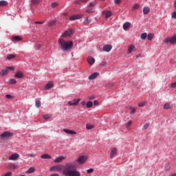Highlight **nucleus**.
<instances>
[{
  "mask_svg": "<svg viewBox=\"0 0 176 176\" xmlns=\"http://www.w3.org/2000/svg\"><path fill=\"white\" fill-rule=\"evenodd\" d=\"M65 176H80V173L76 170V166L74 164L66 165V168L64 170Z\"/></svg>",
  "mask_w": 176,
  "mask_h": 176,
  "instance_id": "nucleus-1",
  "label": "nucleus"
},
{
  "mask_svg": "<svg viewBox=\"0 0 176 176\" xmlns=\"http://www.w3.org/2000/svg\"><path fill=\"white\" fill-rule=\"evenodd\" d=\"M58 45L61 46L62 50H69L70 49H72V46H74V43H72V41L67 42L63 38H60L58 40Z\"/></svg>",
  "mask_w": 176,
  "mask_h": 176,
  "instance_id": "nucleus-2",
  "label": "nucleus"
},
{
  "mask_svg": "<svg viewBox=\"0 0 176 176\" xmlns=\"http://www.w3.org/2000/svg\"><path fill=\"white\" fill-rule=\"evenodd\" d=\"M67 168V166H64L63 165L58 164L56 166H53L50 168V171H62L63 174L64 175V171H65V169Z\"/></svg>",
  "mask_w": 176,
  "mask_h": 176,
  "instance_id": "nucleus-3",
  "label": "nucleus"
},
{
  "mask_svg": "<svg viewBox=\"0 0 176 176\" xmlns=\"http://www.w3.org/2000/svg\"><path fill=\"white\" fill-rule=\"evenodd\" d=\"M12 137H13V133L10 131H5L0 135V140L6 141V140H9V138H12Z\"/></svg>",
  "mask_w": 176,
  "mask_h": 176,
  "instance_id": "nucleus-4",
  "label": "nucleus"
},
{
  "mask_svg": "<svg viewBox=\"0 0 176 176\" xmlns=\"http://www.w3.org/2000/svg\"><path fill=\"white\" fill-rule=\"evenodd\" d=\"M165 43H170V45H175L176 43V35L173 36L172 37L165 38L164 40Z\"/></svg>",
  "mask_w": 176,
  "mask_h": 176,
  "instance_id": "nucleus-5",
  "label": "nucleus"
},
{
  "mask_svg": "<svg viewBox=\"0 0 176 176\" xmlns=\"http://www.w3.org/2000/svg\"><path fill=\"white\" fill-rule=\"evenodd\" d=\"M76 162L78 163V164H85V163L87 162V156L79 155Z\"/></svg>",
  "mask_w": 176,
  "mask_h": 176,
  "instance_id": "nucleus-6",
  "label": "nucleus"
},
{
  "mask_svg": "<svg viewBox=\"0 0 176 176\" xmlns=\"http://www.w3.org/2000/svg\"><path fill=\"white\" fill-rule=\"evenodd\" d=\"M79 102H80V98H78L77 100H74L72 101H69V102H67V104L70 107H76V105H78L79 104Z\"/></svg>",
  "mask_w": 176,
  "mask_h": 176,
  "instance_id": "nucleus-7",
  "label": "nucleus"
},
{
  "mask_svg": "<svg viewBox=\"0 0 176 176\" xmlns=\"http://www.w3.org/2000/svg\"><path fill=\"white\" fill-rule=\"evenodd\" d=\"M82 17H83L82 14H74L70 16L69 20L74 21V20H79V19H82Z\"/></svg>",
  "mask_w": 176,
  "mask_h": 176,
  "instance_id": "nucleus-8",
  "label": "nucleus"
},
{
  "mask_svg": "<svg viewBox=\"0 0 176 176\" xmlns=\"http://www.w3.org/2000/svg\"><path fill=\"white\" fill-rule=\"evenodd\" d=\"M71 35H74V30L70 29L69 30L65 31L63 34V36L65 37V36H71Z\"/></svg>",
  "mask_w": 176,
  "mask_h": 176,
  "instance_id": "nucleus-9",
  "label": "nucleus"
},
{
  "mask_svg": "<svg viewBox=\"0 0 176 176\" xmlns=\"http://www.w3.org/2000/svg\"><path fill=\"white\" fill-rule=\"evenodd\" d=\"M100 75V73L98 72H94L92 74H91L89 77L88 79L89 80H94V79H96L97 77Z\"/></svg>",
  "mask_w": 176,
  "mask_h": 176,
  "instance_id": "nucleus-10",
  "label": "nucleus"
},
{
  "mask_svg": "<svg viewBox=\"0 0 176 176\" xmlns=\"http://www.w3.org/2000/svg\"><path fill=\"white\" fill-rule=\"evenodd\" d=\"M103 52H106L107 53H109L110 50H112V45H105L102 47Z\"/></svg>",
  "mask_w": 176,
  "mask_h": 176,
  "instance_id": "nucleus-11",
  "label": "nucleus"
},
{
  "mask_svg": "<svg viewBox=\"0 0 176 176\" xmlns=\"http://www.w3.org/2000/svg\"><path fill=\"white\" fill-rule=\"evenodd\" d=\"M133 52H135V46L134 45H131L128 47L127 53L128 54H131Z\"/></svg>",
  "mask_w": 176,
  "mask_h": 176,
  "instance_id": "nucleus-12",
  "label": "nucleus"
},
{
  "mask_svg": "<svg viewBox=\"0 0 176 176\" xmlns=\"http://www.w3.org/2000/svg\"><path fill=\"white\" fill-rule=\"evenodd\" d=\"M102 14L104 15L105 19H109L112 16V12L111 11H102Z\"/></svg>",
  "mask_w": 176,
  "mask_h": 176,
  "instance_id": "nucleus-13",
  "label": "nucleus"
},
{
  "mask_svg": "<svg viewBox=\"0 0 176 176\" xmlns=\"http://www.w3.org/2000/svg\"><path fill=\"white\" fill-rule=\"evenodd\" d=\"M88 64H89V65H93V64H94L96 63V59H94V58L91 57V56H89L87 58V60Z\"/></svg>",
  "mask_w": 176,
  "mask_h": 176,
  "instance_id": "nucleus-14",
  "label": "nucleus"
},
{
  "mask_svg": "<svg viewBox=\"0 0 176 176\" xmlns=\"http://www.w3.org/2000/svg\"><path fill=\"white\" fill-rule=\"evenodd\" d=\"M63 160H65V157L64 156H59L58 157H56L54 162V163H61V162H63Z\"/></svg>",
  "mask_w": 176,
  "mask_h": 176,
  "instance_id": "nucleus-15",
  "label": "nucleus"
},
{
  "mask_svg": "<svg viewBox=\"0 0 176 176\" xmlns=\"http://www.w3.org/2000/svg\"><path fill=\"white\" fill-rule=\"evenodd\" d=\"M118 153V150L116 149V148H113V149H111V153H110V157L111 159H113V157H114V156Z\"/></svg>",
  "mask_w": 176,
  "mask_h": 176,
  "instance_id": "nucleus-16",
  "label": "nucleus"
},
{
  "mask_svg": "<svg viewBox=\"0 0 176 176\" xmlns=\"http://www.w3.org/2000/svg\"><path fill=\"white\" fill-rule=\"evenodd\" d=\"M23 76H24V74H23V72H17L14 74V78H16V79H21V78H23Z\"/></svg>",
  "mask_w": 176,
  "mask_h": 176,
  "instance_id": "nucleus-17",
  "label": "nucleus"
},
{
  "mask_svg": "<svg viewBox=\"0 0 176 176\" xmlns=\"http://www.w3.org/2000/svg\"><path fill=\"white\" fill-rule=\"evenodd\" d=\"M19 154L14 153L9 157V160H17L19 159Z\"/></svg>",
  "mask_w": 176,
  "mask_h": 176,
  "instance_id": "nucleus-18",
  "label": "nucleus"
},
{
  "mask_svg": "<svg viewBox=\"0 0 176 176\" xmlns=\"http://www.w3.org/2000/svg\"><path fill=\"white\" fill-rule=\"evenodd\" d=\"M53 86H54V82H53V81L48 82L45 85V89L46 90H49V89H52Z\"/></svg>",
  "mask_w": 176,
  "mask_h": 176,
  "instance_id": "nucleus-19",
  "label": "nucleus"
},
{
  "mask_svg": "<svg viewBox=\"0 0 176 176\" xmlns=\"http://www.w3.org/2000/svg\"><path fill=\"white\" fill-rule=\"evenodd\" d=\"M63 131H64V133H66V134H70V135H72L76 134V131H71V130H69V129H63Z\"/></svg>",
  "mask_w": 176,
  "mask_h": 176,
  "instance_id": "nucleus-20",
  "label": "nucleus"
},
{
  "mask_svg": "<svg viewBox=\"0 0 176 176\" xmlns=\"http://www.w3.org/2000/svg\"><path fill=\"white\" fill-rule=\"evenodd\" d=\"M9 74V69H3L1 70V72H0V75L1 76H5V75H8Z\"/></svg>",
  "mask_w": 176,
  "mask_h": 176,
  "instance_id": "nucleus-21",
  "label": "nucleus"
},
{
  "mask_svg": "<svg viewBox=\"0 0 176 176\" xmlns=\"http://www.w3.org/2000/svg\"><path fill=\"white\" fill-rule=\"evenodd\" d=\"M170 164L169 162H167L165 164L164 171L166 173H167V171H170Z\"/></svg>",
  "mask_w": 176,
  "mask_h": 176,
  "instance_id": "nucleus-22",
  "label": "nucleus"
},
{
  "mask_svg": "<svg viewBox=\"0 0 176 176\" xmlns=\"http://www.w3.org/2000/svg\"><path fill=\"white\" fill-rule=\"evenodd\" d=\"M16 55L10 54L6 56V60H13V58H15Z\"/></svg>",
  "mask_w": 176,
  "mask_h": 176,
  "instance_id": "nucleus-23",
  "label": "nucleus"
},
{
  "mask_svg": "<svg viewBox=\"0 0 176 176\" xmlns=\"http://www.w3.org/2000/svg\"><path fill=\"white\" fill-rule=\"evenodd\" d=\"M91 23V18L90 16H87L84 21V24H90Z\"/></svg>",
  "mask_w": 176,
  "mask_h": 176,
  "instance_id": "nucleus-24",
  "label": "nucleus"
},
{
  "mask_svg": "<svg viewBox=\"0 0 176 176\" xmlns=\"http://www.w3.org/2000/svg\"><path fill=\"white\" fill-rule=\"evenodd\" d=\"M35 172V168L34 167L30 168L26 172V174H32Z\"/></svg>",
  "mask_w": 176,
  "mask_h": 176,
  "instance_id": "nucleus-25",
  "label": "nucleus"
},
{
  "mask_svg": "<svg viewBox=\"0 0 176 176\" xmlns=\"http://www.w3.org/2000/svg\"><path fill=\"white\" fill-rule=\"evenodd\" d=\"M12 41H16L17 42L20 41H23V38L20 36H15L14 37L12 38Z\"/></svg>",
  "mask_w": 176,
  "mask_h": 176,
  "instance_id": "nucleus-26",
  "label": "nucleus"
},
{
  "mask_svg": "<svg viewBox=\"0 0 176 176\" xmlns=\"http://www.w3.org/2000/svg\"><path fill=\"white\" fill-rule=\"evenodd\" d=\"M41 0H30V2L32 5H39Z\"/></svg>",
  "mask_w": 176,
  "mask_h": 176,
  "instance_id": "nucleus-27",
  "label": "nucleus"
},
{
  "mask_svg": "<svg viewBox=\"0 0 176 176\" xmlns=\"http://www.w3.org/2000/svg\"><path fill=\"white\" fill-rule=\"evenodd\" d=\"M149 12H151V10L149 9L148 7H144L143 9V13L144 14H148V13H149Z\"/></svg>",
  "mask_w": 176,
  "mask_h": 176,
  "instance_id": "nucleus-28",
  "label": "nucleus"
},
{
  "mask_svg": "<svg viewBox=\"0 0 176 176\" xmlns=\"http://www.w3.org/2000/svg\"><path fill=\"white\" fill-rule=\"evenodd\" d=\"M147 37L148 34H146V32L142 33L140 36L141 39H142L143 41H145V39H146Z\"/></svg>",
  "mask_w": 176,
  "mask_h": 176,
  "instance_id": "nucleus-29",
  "label": "nucleus"
},
{
  "mask_svg": "<svg viewBox=\"0 0 176 176\" xmlns=\"http://www.w3.org/2000/svg\"><path fill=\"white\" fill-rule=\"evenodd\" d=\"M41 159H52V156L49 154H43L41 155Z\"/></svg>",
  "mask_w": 176,
  "mask_h": 176,
  "instance_id": "nucleus-30",
  "label": "nucleus"
},
{
  "mask_svg": "<svg viewBox=\"0 0 176 176\" xmlns=\"http://www.w3.org/2000/svg\"><path fill=\"white\" fill-rule=\"evenodd\" d=\"M154 36H155V34H153V33H150L148 34L147 38H148V41H152L153 39Z\"/></svg>",
  "mask_w": 176,
  "mask_h": 176,
  "instance_id": "nucleus-31",
  "label": "nucleus"
},
{
  "mask_svg": "<svg viewBox=\"0 0 176 176\" xmlns=\"http://www.w3.org/2000/svg\"><path fill=\"white\" fill-rule=\"evenodd\" d=\"M131 23L129 22H126L125 23H124L123 25V29L124 30H127V28H129V27H130Z\"/></svg>",
  "mask_w": 176,
  "mask_h": 176,
  "instance_id": "nucleus-32",
  "label": "nucleus"
},
{
  "mask_svg": "<svg viewBox=\"0 0 176 176\" xmlns=\"http://www.w3.org/2000/svg\"><path fill=\"white\" fill-rule=\"evenodd\" d=\"M17 83V80L14 78H11L9 82V85H16Z\"/></svg>",
  "mask_w": 176,
  "mask_h": 176,
  "instance_id": "nucleus-33",
  "label": "nucleus"
},
{
  "mask_svg": "<svg viewBox=\"0 0 176 176\" xmlns=\"http://www.w3.org/2000/svg\"><path fill=\"white\" fill-rule=\"evenodd\" d=\"M43 116V118L45 119V120H47V119H50L52 118L51 114H44Z\"/></svg>",
  "mask_w": 176,
  "mask_h": 176,
  "instance_id": "nucleus-34",
  "label": "nucleus"
},
{
  "mask_svg": "<svg viewBox=\"0 0 176 176\" xmlns=\"http://www.w3.org/2000/svg\"><path fill=\"white\" fill-rule=\"evenodd\" d=\"M93 128H94V125H93V124H87L86 125L87 130H91V129H93Z\"/></svg>",
  "mask_w": 176,
  "mask_h": 176,
  "instance_id": "nucleus-35",
  "label": "nucleus"
},
{
  "mask_svg": "<svg viewBox=\"0 0 176 176\" xmlns=\"http://www.w3.org/2000/svg\"><path fill=\"white\" fill-rule=\"evenodd\" d=\"M0 6H8L6 1H0Z\"/></svg>",
  "mask_w": 176,
  "mask_h": 176,
  "instance_id": "nucleus-36",
  "label": "nucleus"
},
{
  "mask_svg": "<svg viewBox=\"0 0 176 176\" xmlns=\"http://www.w3.org/2000/svg\"><path fill=\"white\" fill-rule=\"evenodd\" d=\"M86 107L87 108H91V107H93V102L89 101L88 102H87Z\"/></svg>",
  "mask_w": 176,
  "mask_h": 176,
  "instance_id": "nucleus-37",
  "label": "nucleus"
},
{
  "mask_svg": "<svg viewBox=\"0 0 176 176\" xmlns=\"http://www.w3.org/2000/svg\"><path fill=\"white\" fill-rule=\"evenodd\" d=\"M35 105L36 108H41V100H36Z\"/></svg>",
  "mask_w": 176,
  "mask_h": 176,
  "instance_id": "nucleus-38",
  "label": "nucleus"
},
{
  "mask_svg": "<svg viewBox=\"0 0 176 176\" xmlns=\"http://www.w3.org/2000/svg\"><path fill=\"white\" fill-rule=\"evenodd\" d=\"M140 8V5L138 3H135L133 5V6L132 7L133 10H135L136 9H139Z\"/></svg>",
  "mask_w": 176,
  "mask_h": 176,
  "instance_id": "nucleus-39",
  "label": "nucleus"
},
{
  "mask_svg": "<svg viewBox=\"0 0 176 176\" xmlns=\"http://www.w3.org/2000/svg\"><path fill=\"white\" fill-rule=\"evenodd\" d=\"M133 123V121L130 120L126 124H125V127L126 129H129L130 127V126H131V124Z\"/></svg>",
  "mask_w": 176,
  "mask_h": 176,
  "instance_id": "nucleus-40",
  "label": "nucleus"
},
{
  "mask_svg": "<svg viewBox=\"0 0 176 176\" xmlns=\"http://www.w3.org/2000/svg\"><path fill=\"white\" fill-rule=\"evenodd\" d=\"M56 24V21H51L48 24V27H53Z\"/></svg>",
  "mask_w": 176,
  "mask_h": 176,
  "instance_id": "nucleus-41",
  "label": "nucleus"
},
{
  "mask_svg": "<svg viewBox=\"0 0 176 176\" xmlns=\"http://www.w3.org/2000/svg\"><path fill=\"white\" fill-rule=\"evenodd\" d=\"M87 13H94V12H96V10L93 8H89L86 10Z\"/></svg>",
  "mask_w": 176,
  "mask_h": 176,
  "instance_id": "nucleus-42",
  "label": "nucleus"
},
{
  "mask_svg": "<svg viewBox=\"0 0 176 176\" xmlns=\"http://www.w3.org/2000/svg\"><path fill=\"white\" fill-rule=\"evenodd\" d=\"M164 109H170L171 107H170V104L168 103H166L164 105Z\"/></svg>",
  "mask_w": 176,
  "mask_h": 176,
  "instance_id": "nucleus-43",
  "label": "nucleus"
},
{
  "mask_svg": "<svg viewBox=\"0 0 176 176\" xmlns=\"http://www.w3.org/2000/svg\"><path fill=\"white\" fill-rule=\"evenodd\" d=\"M41 47H42V45H41V44H36L35 46L36 50H40Z\"/></svg>",
  "mask_w": 176,
  "mask_h": 176,
  "instance_id": "nucleus-44",
  "label": "nucleus"
},
{
  "mask_svg": "<svg viewBox=\"0 0 176 176\" xmlns=\"http://www.w3.org/2000/svg\"><path fill=\"white\" fill-rule=\"evenodd\" d=\"M170 87V89H175V87H176V82L171 83Z\"/></svg>",
  "mask_w": 176,
  "mask_h": 176,
  "instance_id": "nucleus-45",
  "label": "nucleus"
},
{
  "mask_svg": "<svg viewBox=\"0 0 176 176\" xmlns=\"http://www.w3.org/2000/svg\"><path fill=\"white\" fill-rule=\"evenodd\" d=\"M94 169H93V168H89V169L87 170V174H91V173H94Z\"/></svg>",
  "mask_w": 176,
  "mask_h": 176,
  "instance_id": "nucleus-46",
  "label": "nucleus"
},
{
  "mask_svg": "<svg viewBox=\"0 0 176 176\" xmlns=\"http://www.w3.org/2000/svg\"><path fill=\"white\" fill-rule=\"evenodd\" d=\"M145 104H146L145 102H142L138 104V107H140V108L142 107H145Z\"/></svg>",
  "mask_w": 176,
  "mask_h": 176,
  "instance_id": "nucleus-47",
  "label": "nucleus"
},
{
  "mask_svg": "<svg viewBox=\"0 0 176 176\" xmlns=\"http://www.w3.org/2000/svg\"><path fill=\"white\" fill-rule=\"evenodd\" d=\"M130 109H131V113L134 114V113L135 112V108L131 107Z\"/></svg>",
  "mask_w": 176,
  "mask_h": 176,
  "instance_id": "nucleus-48",
  "label": "nucleus"
},
{
  "mask_svg": "<svg viewBox=\"0 0 176 176\" xmlns=\"http://www.w3.org/2000/svg\"><path fill=\"white\" fill-rule=\"evenodd\" d=\"M88 6L89 8H94V6H96V3H90Z\"/></svg>",
  "mask_w": 176,
  "mask_h": 176,
  "instance_id": "nucleus-49",
  "label": "nucleus"
},
{
  "mask_svg": "<svg viewBox=\"0 0 176 176\" xmlns=\"http://www.w3.org/2000/svg\"><path fill=\"white\" fill-rule=\"evenodd\" d=\"M172 19H176V11L172 12Z\"/></svg>",
  "mask_w": 176,
  "mask_h": 176,
  "instance_id": "nucleus-50",
  "label": "nucleus"
},
{
  "mask_svg": "<svg viewBox=\"0 0 176 176\" xmlns=\"http://www.w3.org/2000/svg\"><path fill=\"white\" fill-rule=\"evenodd\" d=\"M101 67H104V65H107V61H102L100 63Z\"/></svg>",
  "mask_w": 176,
  "mask_h": 176,
  "instance_id": "nucleus-51",
  "label": "nucleus"
},
{
  "mask_svg": "<svg viewBox=\"0 0 176 176\" xmlns=\"http://www.w3.org/2000/svg\"><path fill=\"white\" fill-rule=\"evenodd\" d=\"M58 6V4L57 3H52V8H56V6Z\"/></svg>",
  "mask_w": 176,
  "mask_h": 176,
  "instance_id": "nucleus-52",
  "label": "nucleus"
},
{
  "mask_svg": "<svg viewBox=\"0 0 176 176\" xmlns=\"http://www.w3.org/2000/svg\"><path fill=\"white\" fill-rule=\"evenodd\" d=\"M7 69H10V71H14V67H8Z\"/></svg>",
  "mask_w": 176,
  "mask_h": 176,
  "instance_id": "nucleus-53",
  "label": "nucleus"
},
{
  "mask_svg": "<svg viewBox=\"0 0 176 176\" xmlns=\"http://www.w3.org/2000/svg\"><path fill=\"white\" fill-rule=\"evenodd\" d=\"M144 127L145 129V130H146V129H148L149 127V124L146 123L144 125Z\"/></svg>",
  "mask_w": 176,
  "mask_h": 176,
  "instance_id": "nucleus-54",
  "label": "nucleus"
},
{
  "mask_svg": "<svg viewBox=\"0 0 176 176\" xmlns=\"http://www.w3.org/2000/svg\"><path fill=\"white\" fill-rule=\"evenodd\" d=\"M114 2L116 5H119V3H120V0H114Z\"/></svg>",
  "mask_w": 176,
  "mask_h": 176,
  "instance_id": "nucleus-55",
  "label": "nucleus"
},
{
  "mask_svg": "<svg viewBox=\"0 0 176 176\" xmlns=\"http://www.w3.org/2000/svg\"><path fill=\"white\" fill-rule=\"evenodd\" d=\"M43 21H36L34 24H43Z\"/></svg>",
  "mask_w": 176,
  "mask_h": 176,
  "instance_id": "nucleus-56",
  "label": "nucleus"
},
{
  "mask_svg": "<svg viewBox=\"0 0 176 176\" xmlns=\"http://www.w3.org/2000/svg\"><path fill=\"white\" fill-rule=\"evenodd\" d=\"M6 98H8V100H10V98H12V96L9 95V94H7L6 95Z\"/></svg>",
  "mask_w": 176,
  "mask_h": 176,
  "instance_id": "nucleus-57",
  "label": "nucleus"
},
{
  "mask_svg": "<svg viewBox=\"0 0 176 176\" xmlns=\"http://www.w3.org/2000/svg\"><path fill=\"white\" fill-rule=\"evenodd\" d=\"M94 105H99L98 101L94 100Z\"/></svg>",
  "mask_w": 176,
  "mask_h": 176,
  "instance_id": "nucleus-58",
  "label": "nucleus"
},
{
  "mask_svg": "<svg viewBox=\"0 0 176 176\" xmlns=\"http://www.w3.org/2000/svg\"><path fill=\"white\" fill-rule=\"evenodd\" d=\"M80 104H81V105L82 106V107H85V105H86V102H85V101H82L81 102H80Z\"/></svg>",
  "mask_w": 176,
  "mask_h": 176,
  "instance_id": "nucleus-59",
  "label": "nucleus"
},
{
  "mask_svg": "<svg viewBox=\"0 0 176 176\" xmlns=\"http://www.w3.org/2000/svg\"><path fill=\"white\" fill-rule=\"evenodd\" d=\"M96 98L94 96H89V100H94Z\"/></svg>",
  "mask_w": 176,
  "mask_h": 176,
  "instance_id": "nucleus-60",
  "label": "nucleus"
},
{
  "mask_svg": "<svg viewBox=\"0 0 176 176\" xmlns=\"http://www.w3.org/2000/svg\"><path fill=\"white\" fill-rule=\"evenodd\" d=\"M168 176H176V173H171Z\"/></svg>",
  "mask_w": 176,
  "mask_h": 176,
  "instance_id": "nucleus-61",
  "label": "nucleus"
},
{
  "mask_svg": "<svg viewBox=\"0 0 176 176\" xmlns=\"http://www.w3.org/2000/svg\"><path fill=\"white\" fill-rule=\"evenodd\" d=\"M28 156H29L30 157H34V154H29Z\"/></svg>",
  "mask_w": 176,
  "mask_h": 176,
  "instance_id": "nucleus-62",
  "label": "nucleus"
},
{
  "mask_svg": "<svg viewBox=\"0 0 176 176\" xmlns=\"http://www.w3.org/2000/svg\"><path fill=\"white\" fill-rule=\"evenodd\" d=\"M50 176H60V175H58V174H54V175H51Z\"/></svg>",
  "mask_w": 176,
  "mask_h": 176,
  "instance_id": "nucleus-63",
  "label": "nucleus"
},
{
  "mask_svg": "<svg viewBox=\"0 0 176 176\" xmlns=\"http://www.w3.org/2000/svg\"><path fill=\"white\" fill-rule=\"evenodd\" d=\"M14 168H17V166L13 165Z\"/></svg>",
  "mask_w": 176,
  "mask_h": 176,
  "instance_id": "nucleus-64",
  "label": "nucleus"
}]
</instances>
